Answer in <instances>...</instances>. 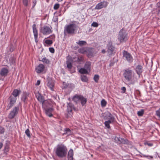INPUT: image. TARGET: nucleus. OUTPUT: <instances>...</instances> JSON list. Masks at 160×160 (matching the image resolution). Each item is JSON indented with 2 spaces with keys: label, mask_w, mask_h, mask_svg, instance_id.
<instances>
[{
  "label": "nucleus",
  "mask_w": 160,
  "mask_h": 160,
  "mask_svg": "<svg viewBox=\"0 0 160 160\" xmlns=\"http://www.w3.org/2000/svg\"><path fill=\"white\" fill-rule=\"evenodd\" d=\"M107 102L104 99H102L101 101V105L102 107H104L106 106Z\"/></svg>",
  "instance_id": "4c0bfd02"
},
{
  "label": "nucleus",
  "mask_w": 160,
  "mask_h": 160,
  "mask_svg": "<svg viewBox=\"0 0 160 160\" xmlns=\"http://www.w3.org/2000/svg\"><path fill=\"white\" fill-rule=\"evenodd\" d=\"M40 32L44 35H47L51 33L52 31L49 27L44 26L40 28Z\"/></svg>",
  "instance_id": "423d86ee"
},
{
  "label": "nucleus",
  "mask_w": 160,
  "mask_h": 160,
  "mask_svg": "<svg viewBox=\"0 0 160 160\" xmlns=\"http://www.w3.org/2000/svg\"><path fill=\"white\" fill-rule=\"evenodd\" d=\"M121 89L122 90V92L124 93L125 92L126 89L125 87H123Z\"/></svg>",
  "instance_id": "49530a36"
},
{
  "label": "nucleus",
  "mask_w": 160,
  "mask_h": 160,
  "mask_svg": "<svg viewBox=\"0 0 160 160\" xmlns=\"http://www.w3.org/2000/svg\"><path fill=\"white\" fill-rule=\"evenodd\" d=\"M40 81L38 80L37 81V82L36 84V85H39L40 84Z\"/></svg>",
  "instance_id": "864d4df0"
},
{
  "label": "nucleus",
  "mask_w": 160,
  "mask_h": 160,
  "mask_svg": "<svg viewBox=\"0 0 160 160\" xmlns=\"http://www.w3.org/2000/svg\"><path fill=\"white\" fill-rule=\"evenodd\" d=\"M78 28L77 25L74 23L66 25L64 28V33L65 35L67 34H75L77 32Z\"/></svg>",
  "instance_id": "f03ea898"
},
{
  "label": "nucleus",
  "mask_w": 160,
  "mask_h": 160,
  "mask_svg": "<svg viewBox=\"0 0 160 160\" xmlns=\"http://www.w3.org/2000/svg\"><path fill=\"white\" fill-rule=\"evenodd\" d=\"M38 36L34 37L36 43H37L38 42Z\"/></svg>",
  "instance_id": "603ef678"
},
{
  "label": "nucleus",
  "mask_w": 160,
  "mask_h": 160,
  "mask_svg": "<svg viewBox=\"0 0 160 160\" xmlns=\"http://www.w3.org/2000/svg\"><path fill=\"white\" fill-rule=\"evenodd\" d=\"M76 43L80 46H82L85 45L87 42L84 41H80L79 40L78 42H77Z\"/></svg>",
  "instance_id": "cd10ccee"
},
{
  "label": "nucleus",
  "mask_w": 160,
  "mask_h": 160,
  "mask_svg": "<svg viewBox=\"0 0 160 160\" xmlns=\"http://www.w3.org/2000/svg\"><path fill=\"white\" fill-rule=\"evenodd\" d=\"M120 139H122L121 138H119L118 137H116L115 138V141L117 142H118V141L119 142V141H120L121 142V141L120 140Z\"/></svg>",
  "instance_id": "c03bdc74"
},
{
  "label": "nucleus",
  "mask_w": 160,
  "mask_h": 160,
  "mask_svg": "<svg viewBox=\"0 0 160 160\" xmlns=\"http://www.w3.org/2000/svg\"><path fill=\"white\" fill-rule=\"evenodd\" d=\"M22 4L25 7L30 6V2L29 0H22Z\"/></svg>",
  "instance_id": "b1692460"
},
{
  "label": "nucleus",
  "mask_w": 160,
  "mask_h": 160,
  "mask_svg": "<svg viewBox=\"0 0 160 160\" xmlns=\"http://www.w3.org/2000/svg\"><path fill=\"white\" fill-rule=\"evenodd\" d=\"M4 132V129L3 128H0V133H2Z\"/></svg>",
  "instance_id": "09e8293b"
},
{
  "label": "nucleus",
  "mask_w": 160,
  "mask_h": 160,
  "mask_svg": "<svg viewBox=\"0 0 160 160\" xmlns=\"http://www.w3.org/2000/svg\"><path fill=\"white\" fill-rule=\"evenodd\" d=\"M91 62H87L85 64L84 68L90 71V69Z\"/></svg>",
  "instance_id": "393cba45"
},
{
  "label": "nucleus",
  "mask_w": 160,
  "mask_h": 160,
  "mask_svg": "<svg viewBox=\"0 0 160 160\" xmlns=\"http://www.w3.org/2000/svg\"><path fill=\"white\" fill-rule=\"evenodd\" d=\"M39 60L46 64H48L49 62V60L45 57H42L41 58H39Z\"/></svg>",
  "instance_id": "a878e982"
},
{
  "label": "nucleus",
  "mask_w": 160,
  "mask_h": 160,
  "mask_svg": "<svg viewBox=\"0 0 160 160\" xmlns=\"http://www.w3.org/2000/svg\"><path fill=\"white\" fill-rule=\"evenodd\" d=\"M25 133L27 136L29 138L31 137V135L30 134V132L28 129H27L25 131Z\"/></svg>",
  "instance_id": "58836bf2"
},
{
  "label": "nucleus",
  "mask_w": 160,
  "mask_h": 160,
  "mask_svg": "<svg viewBox=\"0 0 160 160\" xmlns=\"http://www.w3.org/2000/svg\"><path fill=\"white\" fill-rule=\"evenodd\" d=\"M118 39L120 42H124L128 39L127 34L125 30L122 29L120 30L118 36Z\"/></svg>",
  "instance_id": "20e7f679"
},
{
  "label": "nucleus",
  "mask_w": 160,
  "mask_h": 160,
  "mask_svg": "<svg viewBox=\"0 0 160 160\" xmlns=\"http://www.w3.org/2000/svg\"><path fill=\"white\" fill-rule=\"evenodd\" d=\"M82 58H81V61H82Z\"/></svg>",
  "instance_id": "13d9d810"
},
{
  "label": "nucleus",
  "mask_w": 160,
  "mask_h": 160,
  "mask_svg": "<svg viewBox=\"0 0 160 160\" xmlns=\"http://www.w3.org/2000/svg\"><path fill=\"white\" fill-rule=\"evenodd\" d=\"M73 153L72 149H70L68 152V158L69 160H73Z\"/></svg>",
  "instance_id": "4be33fe9"
},
{
  "label": "nucleus",
  "mask_w": 160,
  "mask_h": 160,
  "mask_svg": "<svg viewBox=\"0 0 160 160\" xmlns=\"http://www.w3.org/2000/svg\"><path fill=\"white\" fill-rule=\"evenodd\" d=\"M28 97H29V93H24L21 98L22 101L25 103H27L28 100Z\"/></svg>",
  "instance_id": "2eb2a0df"
},
{
  "label": "nucleus",
  "mask_w": 160,
  "mask_h": 160,
  "mask_svg": "<svg viewBox=\"0 0 160 160\" xmlns=\"http://www.w3.org/2000/svg\"><path fill=\"white\" fill-rule=\"evenodd\" d=\"M9 103L7 106V110L9 109L12 107L16 102L17 98L13 96H10L9 98Z\"/></svg>",
  "instance_id": "6e6552de"
},
{
  "label": "nucleus",
  "mask_w": 160,
  "mask_h": 160,
  "mask_svg": "<svg viewBox=\"0 0 160 160\" xmlns=\"http://www.w3.org/2000/svg\"><path fill=\"white\" fill-rule=\"evenodd\" d=\"M8 72V69L5 68H3L1 70L0 74L2 76H5L7 75Z\"/></svg>",
  "instance_id": "aec40b11"
},
{
  "label": "nucleus",
  "mask_w": 160,
  "mask_h": 160,
  "mask_svg": "<svg viewBox=\"0 0 160 160\" xmlns=\"http://www.w3.org/2000/svg\"><path fill=\"white\" fill-rule=\"evenodd\" d=\"M19 110L18 107H14L9 113L8 117L10 119H12L18 114Z\"/></svg>",
  "instance_id": "1a4fd4ad"
},
{
  "label": "nucleus",
  "mask_w": 160,
  "mask_h": 160,
  "mask_svg": "<svg viewBox=\"0 0 160 160\" xmlns=\"http://www.w3.org/2000/svg\"><path fill=\"white\" fill-rule=\"evenodd\" d=\"M65 132L63 133V134H68L69 135L71 134V131L69 128H66L65 129Z\"/></svg>",
  "instance_id": "f704fd0d"
},
{
  "label": "nucleus",
  "mask_w": 160,
  "mask_h": 160,
  "mask_svg": "<svg viewBox=\"0 0 160 160\" xmlns=\"http://www.w3.org/2000/svg\"><path fill=\"white\" fill-rule=\"evenodd\" d=\"M67 68L69 69H70L72 67V65L70 62H67Z\"/></svg>",
  "instance_id": "37998d69"
},
{
  "label": "nucleus",
  "mask_w": 160,
  "mask_h": 160,
  "mask_svg": "<svg viewBox=\"0 0 160 160\" xmlns=\"http://www.w3.org/2000/svg\"><path fill=\"white\" fill-rule=\"evenodd\" d=\"M59 7V4L58 3H56L55 4L54 6V10L58 9Z\"/></svg>",
  "instance_id": "a19ab883"
},
{
  "label": "nucleus",
  "mask_w": 160,
  "mask_h": 160,
  "mask_svg": "<svg viewBox=\"0 0 160 160\" xmlns=\"http://www.w3.org/2000/svg\"><path fill=\"white\" fill-rule=\"evenodd\" d=\"M80 101H81L82 105V106H83L87 102V100L86 98L82 96V98L81 99Z\"/></svg>",
  "instance_id": "7c9ffc66"
},
{
  "label": "nucleus",
  "mask_w": 160,
  "mask_h": 160,
  "mask_svg": "<svg viewBox=\"0 0 160 160\" xmlns=\"http://www.w3.org/2000/svg\"><path fill=\"white\" fill-rule=\"evenodd\" d=\"M48 104H46V106L44 107H43L45 109V113L49 117H51L52 116V113L53 111V109L52 108H48L47 107L48 106Z\"/></svg>",
  "instance_id": "9d476101"
},
{
  "label": "nucleus",
  "mask_w": 160,
  "mask_h": 160,
  "mask_svg": "<svg viewBox=\"0 0 160 160\" xmlns=\"http://www.w3.org/2000/svg\"><path fill=\"white\" fill-rule=\"evenodd\" d=\"M110 66H112V64L111 63H110Z\"/></svg>",
  "instance_id": "bf43d9fd"
},
{
  "label": "nucleus",
  "mask_w": 160,
  "mask_h": 160,
  "mask_svg": "<svg viewBox=\"0 0 160 160\" xmlns=\"http://www.w3.org/2000/svg\"><path fill=\"white\" fill-rule=\"evenodd\" d=\"M49 38L52 39H54L55 38V36L54 35H51Z\"/></svg>",
  "instance_id": "3c124183"
},
{
  "label": "nucleus",
  "mask_w": 160,
  "mask_h": 160,
  "mask_svg": "<svg viewBox=\"0 0 160 160\" xmlns=\"http://www.w3.org/2000/svg\"><path fill=\"white\" fill-rule=\"evenodd\" d=\"M105 115L104 117V119L108 120V121H110L111 122H114L115 118L114 117L108 112H107L105 113Z\"/></svg>",
  "instance_id": "9b49d317"
},
{
  "label": "nucleus",
  "mask_w": 160,
  "mask_h": 160,
  "mask_svg": "<svg viewBox=\"0 0 160 160\" xmlns=\"http://www.w3.org/2000/svg\"><path fill=\"white\" fill-rule=\"evenodd\" d=\"M136 71L137 73L139 75L142 72V66L138 65L136 68Z\"/></svg>",
  "instance_id": "dca6fc26"
},
{
  "label": "nucleus",
  "mask_w": 160,
  "mask_h": 160,
  "mask_svg": "<svg viewBox=\"0 0 160 160\" xmlns=\"http://www.w3.org/2000/svg\"><path fill=\"white\" fill-rule=\"evenodd\" d=\"M52 40L47 39L45 40V41L44 45L46 46V44H47V45H49L52 44Z\"/></svg>",
  "instance_id": "2f4dec72"
},
{
  "label": "nucleus",
  "mask_w": 160,
  "mask_h": 160,
  "mask_svg": "<svg viewBox=\"0 0 160 160\" xmlns=\"http://www.w3.org/2000/svg\"><path fill=\"white\" fill-rule=\"evenodd\" d=\"M107 47L108 48L107 52L109 54H112L114 50V47L109 44L108 45Z\"/></svg>",
  "instance_id": "a211bd4d"
},
{
  "label": "nucleus",
  "mask_w": 160,
  "mask_h": 160,
  "mask_svg": "<svg viewBox=\"0 0 160 160\" xmlns=\"http://www.w3.org/2000/svg\"><path fill=\"white\" fill-rule=\"evenodd\" d=\"M102 52L103 53H105L106 52V50L105 49H103L102 50Z\"/></svg>",
  "instance_id": "6e6d98bb"
},
{
  "label": "nucleus",
  "mask_w": 160,
  "mask_h": 160,
  "mask_svg": "<svg viewBox=\"0 0 160 160\" xmlns=\"http://www.w3.org/2000/svg\"><path fill=\"white\" fill-rule=\"evenodd\" d=\"M123 58L128 62L131 63L133 61V58L130 53L127 51H124L123 52Z\"/></svg>",
  "instance_id": "0eeeda50"
},
{
  "label": "nucleus",
  "mask_w": 160,
  "mask_h": 160,
  "mask_svg": "<svg viewBox=\"0 0 160 160\" xmlns=\"http://www.w3.org/2000/svg\"><path fill=\"white\" fill-rule=\"evenodd\" d=\"M91 25L93 27H97L98 26V24L97 22H93V23Z\"/></svg>",
  "instance_id": "79ce46f5"
},
{
  "label": "nucleus",
  "mask_w": 160,
  "mask_h": 160,
  "mask_svg": "<svg viewBox=\"0 0 160 160\" xmlns=\"http://www.w3.org/2000/svg\"><path fill=\"white\" fill-rule=\"evenodd\" d=\"M144 157H147V158H150L151 159H152L153 158V157L152 156H150L144 155Z\"/></svg>",
  "instance_id": "5fc2aeb1"
},
{
  "label": "nucleus",
  "mask_w": 160,
  "mask_h": 160,
  "mask_svg": "<svg viewBox=\"0 0 160 160\" xmlns=\"http://www.w3.org/2000/svg\"><path fill=\"white\" fill-rule=\"evenodd\" d=\"M107 5V2H101L96 6L95 9H100L102 8L106 7Z\"/></svg>",
  "instance_id": "f8f14e48"
},
{
  "label": "nucleus",
  "mask_w": 160,
  "mask_h": 160,
  "mask_svg": "<svg viewBox=\"0 0 160 160\" xmlns=\"http://www.w3.org/2000/svg\"><path fill=\"white\" fill-rule=\"evenodd\" d=\"M36 97L38 100L42 104L43 107L45 108L46 104H48V102L47 101L44 100V97L41 95L39 93L37 94Z\"/></svg>",
  "instance_id": "39448f33"
},
{
  "label": "nucleus",
  "mask_w": 160,
  "mask_h": 160,
  "mask_svg": "<svg viewBox=\"0 0 160 160\" xmlns=\"http://www.w3.org/2000/svg\"><path fill=\"white\" fill-rule=\"evenodd\" d=\"M36 2H37V1L36 0H33V7L36 4Z\"/></svg>",
  "instance_id": "8fccbe9b"
},
{
  "label": "nucleus",
  "mask_w": 160,
  "mask_h": 160,
  "mask_svg": "<svg viewBox=\"0 0 160 160\" xmlns=\"http://www.w3.org/2000/svg\"><path fill=\"white\" fill-rule=\"evenodd\" d=\"M63 0H57V1L58 2H61Z\"/></svg>",
  "instance_id": "4d7b16f0"
},
{
  "label": "nucleus",
  "mask_w": 160,
  "mask_h": 160,
  "mask_svg": "<svg viewBox=\"0 0 160 160\" xmlns=\"http://www.w3.org/2000/svg\"><path fill=\"white\" fill-rule=\"evenodd\" d=\"M81 78L82 81L83 82H86L88 81V78L85 75H81Z\"/></svg>",
  "instance_id": "72a5a7b5"
},
{
  "label": "nucleus",
  "mask_w": 160,
  "mask_h": 160,
  "mask_svg": "<svg viewBox=\"0 0 160 160\" xmlns=\"http://www.w3.org/2000/svg\"><path fill=\"white\" fill-rule=\"evenodd\" d=\"M144 110L143 109H142L140 111H138L137 112V114L138 116H142L144 113Z\"/></svg>",
  "instance_id": "c9c22d12"
},
{
  "label": "nucleus",
  "mask_w": 160,
  "mask_h": 160,
  "mask_svg": "<svg viewBox=\"0 0 160 160\" xmlns=\"http://www.w3.org/2000/svg\"><path fill=\"white\" fill-rule=\"evenodd\" d=\"M123 75L125 79L128 81H131L134 83L137 80L136 78H134V72L133 71L129 68L125 70Z\"/></svg>",
  "instance_id": "7ed1b4c3"
},
{
  "label": "nucleus",
  "mask_w": 160,
  "mask_h": 160,
  "mask_svg": "<svg viewBox=\"0 0 160 160\" xmlns=\"http://www.w3.org/2000/svg\"><path fill=\"white\" fill-rule=\"evenodd\" d=\"M9 143L8 142H7L5 143L4 146V149L3 150L5 154H7V153L8 152L9 148Z\"/></svg>",
  "instance_id": "412c9836"
},
{
  "label": "nucleus",
  "mask_w": 160,
  "mask_h": 160,
  "mask_svg": "<svg viewBox=\"0 0 160 160\" xmlns=\"http://www.w3.org/2000/svg\"><path fill=\"white\" fill-rule=\"evenodd\" d=\"M49 51L52 53H54V49L52 48H49Z\"/></svg>",
  "instance_id": "a18cd8bd"
},
{
  "label": "nucleus",
  "mask_w": 160,
  "mask_h": 160,
  "mask_svg": "<svg viewBox=\"0 0 160 160\" xmlns=\"http://www.w3.org/2000/svg\"><path fill=\"white\" fill-rule=\"evenodd\" d=\"M87 69L85 68H81L79 70V72L81 73L86 74L88 73V71Z\"/></svg>",
  "instance_id": "c756f323"
},
{
  "label": "nucleus",
  "mask_w": 160,
  "mask_h": 160,
  "mask_svg": "<svg viewBox=\"0 0 160 160\" xmlns=\"http://www.w3.org/2000/svg\"><path fill=\"white\" fill-rule=\"evenodd\" d=\"M82 96L78 95H75L72 98V100L76 103H77L78 102L80 101L81 99L82 98Z\"/></svg>",
  "instance_id": "f3484780"
},
{
  "label": "nucleus",
  "mask_w": 160,
  "mask_h": 160,
  "mask_svg": "<svg viewBox=\"0 0 160 160\" xmlns=\"http://www.w3.org/2000/svg\"><path fill=\"white\" fill-rule=\"evenodd\" d=\"M47 86L52 90H53V88L54 86V81L50 78H48Z\"/></svg>",
  "instance_id": "ddd939ff"
},
{
  "label": "nucleus",
  "mask_w": 160,
  "mask_h": 160,
  "mask_svg": "<svg viewBox=\"0 0 160 160\" xmlns=\"http://www.w3.org/2000/svg\"><path fill=\"white\" fill-rule=\"evenodd\" d=\"M54 150L56 156L59 158L65 157L67 154V149L66 146L62 144L58 145Z\"/></svg>",
  "instance_id": "f257e3e1"
},
{
  "label": "nucleus",
  "mask_w": 160,
  "mask_h": 160,
  "mask_svg": "<svg viewBox=\"0 0 160 160\" xmlns=\"http://www.w3.org/2000/svg\"><path fill=\"white\" fill-rule=\"evenodd\" d=\"M72 112V110H70V112Z\"/></svg>",
  "instance_id": "052dcab7"
},
{
  "label": "nucleus",
  "mask_w": 160,
  "mask_h": 160,
  "mask_svg": "<svg viewBox=\"0 0 160 160\" xmlns=\"http://www.w3.org/2000/svg\"><path fill=\"white\" fill-rule=\"evenodd\" d=\"M113 122H111L110 121H106L104 122V124L105 127L108 129L110 128V124L113 123Z\"/></svg>",
  "instance_id": "c85d7f7f"
},
{
  "label": "nucleus",
  "mask_w": 160,
  "mask_h": 160,
  "mask_svg": "<svg viewBox=\"0 0 160 160\" xmlns=\"http://www.w3.org/2000/svg\"><path fill=\"white\" fill-rule=\"evenodd\" d=\"M145 144V145H147L148 146H152L153 145V144L152 143H150L146 142Z\"/></svg>",
  "instance_id": "de8ad7c7"
},
{
  "label": "nucleus",
  "mask_w": 160,
  "mask_h": 160,
  "mask_svg": "<svg viewBox=\"0 0 160 160\" xmlns=\"http://www.w3.org/2000/svg\"><path fill=\"white\" fill-rule=\"evenodd\" d=\"M44 65L42 64H40L36 68V71L37 73H40L44 71Z\"/></svg>",
  "instance_id": "4468645a"
},
{
  "label": "nucleus",
  "mask_w": 160,
  "mask_h": 160,
  "mask_svg": "<svg viewBox=\"0 0 160 160\" xmlns=\"http://www.w3.org/2000/svg\"><path fill=\"white\" fill-rule=\"evenodd\" d=\"M78 51L80 53L83 54L86 52V49L84 48H81L78 50Z\"/></svg>",
  "instance_id": "473e14b6"
},
{
  "label": "nucleus",
  "mask_w": 160,
  "mask_h": 160,
  "mask_svg": "<svg viewBox=\"0 0 160 160\" xmlns=\"http://www.w3.org/2000/svg\"><path fill=\"white\" fill-rule=\"evenodd\" d=\"M95 53L94 52L93 49H90L88 52V55L89 56H94Z\"/></svg>",
  "instance_id": "bb28decb"
},
{
  "label": "nucleus",
  "mask_w": 160,
  "mask_h": 160,
  "mask_svg": "<svg viewBox=\"0 0 160 160\" xmlns=\"http://www.w3.org/2000/svg\"><path fill=\"white\" fill-rule=\"evenodd\" d=\"M93 79L96 82H98V81L99 79V76L98 75H94V78H93Z\"/></svg>",
  "instance_id": "e433bc0d"
},
{
  "label": "nucleus",
  "mask_w": 160,
  "mask_h": 160,
  "mask_svg": "<svg viewBox=\"0 0 160 160\" xmlns=\"http://www.w3.org/2000/svg\"><path fill=\"white\" fill-rule=\"evenodd\" d=\"M20 93L21 91L20 90L15 89L14 90L10 96H13L17 98V97L20 95Z\"/></svg>",
  "instance_id": "6ab92c4d"
},
{
  "label": "nucleus",
  "mask_w": 160,
  "mask_h": 160,
  "mask_svg": "<svg viewBox=\"0 0 160 160\" xmlns=\"http://www.w3.org/2000/svg\"><path fill=\"white\" fill-rule=\"evenodd\" d=\"M33 32L34 34V37L38 36V33L36 29V25L35 24L32 25Z\"/></svg>",
  "instance_id": "5701e85b"
},
{
  "label": "nucleus",
  "mask_w": 160,
  "mask_h": 160,
  "mask_svg": "<svg viewBox=\"0 0 160 160\" xmlns=\"http://www.w3.org/2000/svg\"><path fill=\"white\" fill-rule=\"evenodd\" d=\"M155 112V115L156 116L159 118H160V108L159 109L156 110Z\"/></svg>",
  "instance_id": "ea45409f"
}]
</instances>
